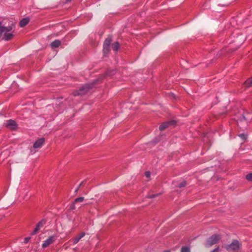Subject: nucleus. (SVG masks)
Segmentation results:
<instances>
[{"label": "nucleus", "instance_id": "f257e3e1", "mask_svg": "<svg viewBox=\"0 0 252 252\" xmlns=\"http://www.w3.org/2000/svg\"><path fill=\"white\" fill-rule=\"evenodd\" d=\"M220 239V236L218 235H213L209 238L205 244V247L209 248L212 245L217 244Z\"/></svg>", "mask_w": 252, "mask_h": 252}, {"label": "nucleus", "instance_id": "f03ea898", "mask_svg": "<svg viewBox=\"0 0 252 252\" xmlns=\"http://www.w3.org/2000/svg\"><path fill=\"white\" fill-rule=\"evenodd\" d=\"M240 246L238 241H233L230 245L226 246V250L229 252H234L237 251Z\"/></svg>", "mask_w": 252, "mask_h": 252}, {"label": "nucleus", "instance_id": "7ed1b4c3", "mask_svg": "<svg viewBox=\"0 0 252 252\" xmlns=\"http://www.w3.org/2000/svg\"><path fill=\"white\" fill-rule=\"evenodd\" d=\"M91 88L92 86L91 85H86L81 87L78 91L74 92L73 93V94L75 96L84 94L85 93H87Z\"/></svg>", "mask_w": 252, "mask_h": 252}, {"label": "nucleus", "instance_id": "20e7f679", "mask_svg": "<svg viewBox=\"0 0 252 252\" xmlns=\"http://www.w3.org/2000/svg\"><path fill=\"white\" fill-rule=\"evenodd\" d=\"M4 125L7 128L11 130H15L17 127V125L16 122L11 119L6 121Z\"/></svg>", "mask_w": 252, "mask_h": 252}, {"label": "nucleus", "instance_id": "39448f33", "mask_svg": "<svg viewBox=\"0 0 252 252\" xmlns=\"http://www.w3.org/2000/svg\"><path fill=\"white\" fill-rule=\"evenodd\" d=\"M46 223V220H42L38 223L36 224L35 229L31 233V235H33L36 234L38 231L43 227Z\"/></svg>", "mask_w": 252, "mask_h": 252}, {"label": "nucleus", "instance_id": "423d86ee", "mask_svg": "<svg viewBox=\"0 0 252 252\" xmlns=\"http://www.w3.org/2000/svg\"><path fill=\"white\" fill-rule=\"evenodd\" d=\"M55 240V237L53 236L49 237L48 239L45 240L42 245L43 248L48 247L50 245L54 243Z\"/></svg>", "mask_w": 252, "mask_h": 252}, {"label": "nucleus", "instance_id": "0eeeda50", "mask_svg": "<svg viewBox=\"0 0 252 252\" xmlns=\"http://www.w3.org/2000/svg\"><path fill=\"white\" fill-rule=\"evenodd\" d=\"M176 124V121L174 120L168 121L162 123L159 126V129L160 130H163L170 125H174Z\"/></svg>", "mask_w": 252, "mask_h": 252}, {"label": "nucleus", "instance_id": "6e6552de", "mask_svg": "<svg viewBox=\"0 0 252 252\" xmlns=\"http://www.w3.org/2000/svg\"><path fill=\"white\" fill-rule=\"evenodd\" d=\"M45 139L44 138H41L36 140L33 144V147L35 149L40 148L44 143Z\"/></svg>", "mask_w": 252, "mask_h": 252}, {"label": "nucleus", "instance_id": "1a4fd4ad", "mask_svg": "<svg viewBox=\"0 0 252 252\" xmlns=\"http://www.w3.org/2000/svg\"><path fill=\"white\" fill-rule=\"evenodd\" d=\"M12 30V27L10 26L3 27L0 26V37L4 32H9Z\"/></svg>", "mask_w": 252, "mask_h": 252}, {"label": "nucleus", "instance_id": "9d476101", "mask_svg": "<svg viewBox=\"0 0 252 252\" xmlns=\"http://www.w3.org/2000/svg\"><path fill=\"white\" fill-rule=\"evenodd\" d=\"M13 36V34L11 33H8V32H4L3 39L5 41H8L11 39Z\"/></svg>", "mask_w": 252, "mask_h": 252}, {"label": "nucleus", "instance_id": "9b49d317", "mask_svg": "<svg viewBox=\"0 0 252 252\" xmlns=\"http://www.w3.org/2000/svg\"><path fill=\"white\" fill-rule=\"evenodd\" d=\"M30 21V19L28 18H25L22 19L19 23V25L21 27H24L27 25Z\"/></svg>", "mask_w": 252, "mask_h": 252}, {"label": "nucleus", "instance_id": "f8f14e48", "mask_svg": "<svg viewBox=\"0 0 252 252\" xmlns=\"http://www.w3.org/2000/svg\"><path fill=\"white\" fill-rule=\"evenodd\" d=\"M85 235V233H81L78 236L75 237L72 240L73 244H77L79 240Z\"/></svg>", "mask_w": 252, "mask_h": 252}, {"label": "nucleus", "instance_id": "ddd939ff", "mask_svg": "<svg viewBox=\"0 0 252 252\" xmlns=\"http://www.w3.org/2000/svg\"><path fill=\"white\" fill-rule=\"evenodd\" d=\"M61 45V41L59 40H55L51 43L52 48H57Z\"/></svg>", "mask_w": 252, "mask_h": 252}, {"label": "nucleus", "instance_id": "4468645a", "mask_svg": "<svg viewBox=\"0 0 252 252\" xmlns=\"http://www.w3.org/2000/svg\"><path fill=\"white\" fill-rule=\"evenodd\" d=\"M112 41V38L111 37H107L104 41L103 46L107 47H109Z\"/></svg>", "mask_w": 252, "mask_h": 252}, {"label": "nucleus", "instance_id": "2eb2a0df", "mask_svg": "<svg viewBox=\"0 0 252 252\" xmlns=\"http://www.w3.org/2000/svg\"><path fill=\"white\" fill-rule=\"evenodd\" d=\"M119 48V44L118 42H114L112 45V48L115 51H117Z\"/></svg>", "mask_w": 252, "mask_h": 252}, {"label": "nucleus", "instance_id": "dca6fc26", "mask_svg": "<svg viewBox=\"0 0 252 252\" xmlns=\"http://www.w3.org/2000/svg\"><path fill=\"white\" fill-rule=\"evenodd\" d=\"M245 85L247 87H250L252 86V79H249L245 82Z\"/></svg>", "mask_w": 252, "mask_h": 252}, {"label": "nucleus", "instance_id": "f3484780", "mask_svg": "<svg viewBox=\"0 0 252 252\" xmlns=\"http://www.w3.org/2000/svg\"><path fill=\"white\" fill-rule=\"evenodd\" d=\"M84 200V198L83 197H79L76 198L74 200V203H76L78 202H82Z\"/></svg>", "mask_w": 252, "mask_h": 252}, {"label": "nucleus", "instance_id": "a211bd4d", "mask_svg": "<svg viewBox=\"0 0 252 252\" xmlns=\"http://www.w3.org/2000/svg\"><path fill=\"white\" fill-rule=\"evenodd\" d=\"M109 50H110V48H109V47H106V46H103V53L106 55L108 53L109 51Z\"/></svg>", "mask_w": 252, "mask_h": 252}, {"label": "nucleus", "instance_id": "6ab92c4d", "mask_svg": "<svg viewBox=\"0 0 252 252\" xmlns=\"http://www.w3.org/2000/svg\"><path fill=\"white\" fill-rule=\"evenodd\" d=\"M246 179L249 181H252V173L247 174Z\"/></svg>", "mask_w": 252, "mask_h": 252}, {"label": "nucleus", "instance_id": "aec40b11", "mask_svg": "<svg viewBox=\"0 0 252 252\" xmlns=\"http://www.w3.org/2000/svg\"><path fill=\"white\" fill-rule=\"evenodd\" d=\"M186 184L187 183L186 181H183L181 183H179L178 185H177V186L179 188H181L182 187H185L186 185Z\"/></svg>", "mask_w": 252, "mask_h": 252}, {"label": "nucleus", "instance_id": "412c9836", "mask_svg": "<svg viewBox=\"0 0 252 252\" xmlns=\"http://www.w3.org/2000/svg\"><path fill=\"white\" fill-rule=\"evenodd\" d=\"M181 252H190V250L186 247H183L181 249Z\"/></svg>", "mask_w": 252, "mask_h": 252}, {"label": "nucleus", "instance_id": "4be33fe9", "mask_svg": "<svg viewBox=\"0 0 252 252\" xmlns=\"http://www.w3.org/2000/svg\"><path fill=\"white\" fill-rule=\"evenodd\" d=\"M243 140H245L247 137V135L245 133L241 134L239 135Z\"/></svg>", "mask_w": 252, "mask_h": 252}, {"label": "nucleus", "instance_id": "5701e85b", "mask_svg": "<svg viewBox=\"0 0 252 252\" xmlns=\"http://www.w3.org/2000/svg\"><path fill=\"white\" fill-rule=\"evenodd\" d=\"M158 195V194H153L152 195H148V197L150 198H155L156 196H157Z\"/></svg>", "mask_w": 252, "mask_h": 252}, {"label": "nucleus", "instance_id": "b1692460", "mask_svg": "<svg viewBox=\"0 0 252 252\" xmlns=\"http://www.w3.org/2000/svg\"><path fill=\"white\" fill-rule=\"evenodd\" d=\"M30 239H31V237H26L24 239V243H27L29 241V240Z\"/></svg>", "mask_w": 252, "mask_h": 252}, {"label": "nucleus", "instance_id": "393cba45", "mask_svg": "<svg viewBox=\"0 0 252 252\" xmlns=\"http://www.w3.org/2000/svg\"><path fill=\"white\" fill-rule=\"evenodd\" d=\"M150 172L149 171H146L145 173V175L147 178H149L150 177Z\"/></svg>", "mask_w": 252, "mask_h": 252}, {"label": "nucleus", "instance_id": "a878e982", "mask_svg": "<svg viewBox=\"0 0 252 252\" xmlns=\"http://www.w3.org/2000/svg\"><path fill=\"white\" fill-rule=\"evenodd\" d=\"M220 251L219 247H217L216 249L211 251L210 252H219Z\"/></svg>", "mask_w": 252, "mask_h": 252}, {"label": "nucleus", "instance_id": "bb28decb", "mask_svg": "<svg viewBox=\"0 0 252 252\" xmlns=\"http://www.w3.org/2000/svg\"><path fill=\"white\" fill-rule=\"evenodd\" d=\"M83 183V182H81V183L79 184V185L78 186V187L76 189H75V192H77V191H78V189H79V188H80V187L82 185Z\"/></svg>", "mask_w": 252, "mask_h": 252}, {"label": "nucleus", "instance_id": "cd10ccee", "mask_svg": "<svg viewBox=\"0 0 252 252\" xmlns=\"http://www.w3.org/2000/svg\"><path fill=\"white\" fill-rule=\"evenodd\" d=\"M74 203H75L74 202V203H73L71 205L70 208H71V209H74Z\"/></svg>", "mask_w": 252, "mask_h": 252}, {"label": "nucleus", "instance_id": "c85d7f7f", "mask_svg": "<svg viewBox=\"0 0 252 252\" xmlns=\"http://www.w3.org/2000/svg\"><path fill=\"white\" fill-rule=\"evenodd\" d=\"M163 252H170L169 251H165Z\"/></svg>", "mask_w": 252, "mask_h": 252}, {"label": "nucleus", "instance_id": "c756f323", "mask_svg": "<svg viewBox=\"0 0 252 252\" xmlns=\"http://www.w3.org/2000/svg\"><path fill=\"white\" fill-rule=\"evenodd\" d=\"M71 0H66V1L68 2V1H71Z\"/></svg>", "mask_w": 252, "mask_h": 252}]
</instances>
